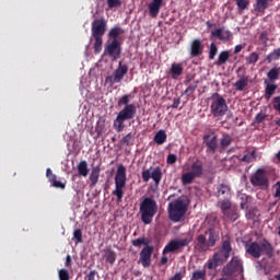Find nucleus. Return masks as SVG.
<instances>
[{
    "label": "nucleus",
    "instance_id": "obj_1",
    "mask_svg": "<svg viewBox=\"0 0 280 280\" xmlns=\"http://www.w3.org/2000/svg\"><path fill=\"white\" fill-rule=\"evenodd\" d=\"M131 95H124L118 100V106H125L117 115L114 120L113 127L116 132H122L126 126L125 121H129L130 119H135V115H137V106L135 104H130Z\"/></svg>",
    "mask_w": 280,
    "mask_h": 280
},
{
    "label": "nucleus",
    "instance_id": "obj_2",
    "mask_svg": "<svg viewBox=\"0 0 280 280\" xmlns=\"http://www.w3.org/2000/svg\"><path fill=\"white\" fill-rule=\"evenodd\" d=\"M191 242H194V236H188L186 238L171 240L162 250L160 265L166 266L167 261H170V258L167 257L170 253H180L185 247L189 246Z\"/></svg>",
    "mask_w": 280,
    "mask_h": 280
},
{
    "label": "nucleus",
    "instance_id": "obj_3",
    "mask_svg": "<svg viewBox=\"0 0 280 280\" xmlns=\"http://www.w3.org/2000/svg\"><path fill=\"white\" fill-rule=\"evenodd\" d=\"M245 250L247 255H250L254 259H259L264 253L269 259L275 257V247H272V244H270L268 240H262L260 244L252 242L245 246Z\"/></svg>",
    "mask_w": 280,
    "mask_h": 280
},
{
    "label": "nucleus",
    "instance_id": "obj_4",
    "mask_svg": "<svg viewBox=\"0 0 280 280\" xmlns=\"http://www.w3.org/2000/svg\"><path fill=\"white\" fill-rule=\"evenodd\" d=\"M220 240V234L215 229L210 228L208 229L205 234H199L197 236V248L199 253H207L209 248H213L215 244H218V241Z\"/></svg>",
    "mask_w": 280,
    "mask_h": 280
},
{
    "label": "nucleus",
    "instance_id": "obj_5",
    "mask_svg": "<svg viewBox=\"0 0 280 280\" xmlns=\"http://www.w3.org/2000/svg\"><path fill=\"white\" fill-rule=\"evenodd\" d=\"M158 211L159 205L154 198L144 197L140 202V215L143 224H152Z\"/></svg>",
    "mask_w": 280,
    "mask_h": 280
},
{
    "label": "nucleus",
    "instance_id": "obj_6",
    "mask_svg": "<svg viewBox=\"0 0 280 280\" xmlns=\"http://www.w3.org/2000/svg\"><path fill=\"white\" fill-rule=\"evenodd\" d=\"M210 113L213 117L220 118L224 117L229 113V105L226 100L220 93L214 92L210 98Z\"/></svg>",
    "mask_w": 280,
    "mask_h": 280
},
{
    "label": "nucleus",
    "instance_id": "obj_7",
    "mask_svg": "<svg viewBox=\"0 0 280 280\" xmlns=\"http://www.w3.org/2000/svg\"><path fill=\"white\" fill-rule=\"evenodd\" d=\"M115 189L112 191V196H116V202L124 200V189H126V183L128 178L126 176V166L119 164L115 175Z\"/></svg>",
    "mask_w": 280,
    "mask_h": 280
},
{
    "label": "nucleus",
    "instance_id": "obj_8",
    "mask_svg": "<svg viewBox=\"0 0 280 280\" xmlns=\"http://www.w3.org/2000/svg\"><path fill=\"white\" fill-rule=\"evenodd\" d=\"M244 273V262L240 256H233L231 260L223 267L222 275L228 280L233 279L234 277H240Z\"/></svg>",
    "mask_w": 280,
    "mask_h": 280
},
{
    "label": "nucleus",
    "instance_id": "obj_9",
    "mask_svg": "<svg viewBox=\"0 0 280 280\" xmlns=\"http://www.w3.org/2000/svg\"><path fill=\"white\" fill-rule=\"evenodd\" d=\"M189 170L182 175V185H191L196 178H202L205 176V164L200 160L192 162Z\"/></svg>",
    "mask_w": 280,
    "mask_h": 280
},
{
    "label": "nucleus",
    "instance_id": "obj_10",
    "mask_svg": "<svg viewBox=\"0 0 280 280\" xmlns=\"http://www.w3.org/2000/svg\"><path fill=\"white\" fill-rule=\"evenodd\" d=\"M187 213V203L182 199H176L168 203V218L172 222H180Z\"/></svg>",
    "mask_w": 280,
    "mask_h": 280
},
{
    "label": "nucleus",
    "instance_id": "obj_11",
    "mask_svg": "<svg viewBox=\"0 0 280 280\" xmlns=\"http://www.w3.org/2000/svg\"><path fill=\"white\" fill-rule=\"evenodd\" d=\"M229 257H231L229 254L219 249L213 254L212 258L208 259L203 265V268H208V270H215L219 266H224V264L229 261Z\"/></svg>",
    "mask_w": 280,
    "mask_h": 280
},
{
    "label": "nucleus",
    "instance_id": "obj_12",
    "mask_svg": "<svg viewBox=\"0 0 280 280\" xmlns=\"http://www.w3.org/2000/svg\"><path fill=\"white\" fill-rule=\"evenodd\" d=\"M203 145L206 147V153L215 154L218 152V135L213 131H210L203 136Z\"/></svg>",
    "mask_w": 280,
    "mask_h": 280
},
{
    "label": "nucleus",
    "instance_id": "obj_13",
    "mask_svg": "<svg viewBox=\"0 0 280 280\" xmlns=\"http://www.w3.org/2000/svg\"><path fill=\"white\" fill-rule=\"evenodd\" d=\"M105 56H108L112 60H119L121 58V43L119 39H113L105 46Z\"/></svg>",
    "mask_w": 280,
    "mask_h": 280
},
{
    "label": "nucleus",
    "instance_id": "obj_14",
    "mask_svg": "<svg viewBox=\"0 0 280 280\" xmlns=\"http://www.w3.org/2000/svg\"><path fill=\"white\" fill-rule=\"evenodd\" d=\"M250 183L253 187H260L261 189H268L270 183L264 168H258L255 174L250 176Z\"/></svg>",
    "mask_w": 280,
    "mask_h": 280
},
{
    "label": "nucleus",
    "instance_id": "obj_15",
    "mask_svg": "<svg viewBox=\"0 0 280 280\" xmlns=\"http://www.w3.org/2000/svg\"><path fill=\"white\" fill-rule=\"evenodd\" d=\"M106 30H108V22L106 19H94L91 23V32L93 37H104L106 34Z\"/></svg>",
    "mask_w": 280,
    "mask_h": 280
},
{
    "label": "nucleus",
    "instance_id": "obj_16",
    "mask_svg": "<svg viewBox=\"0 0 280 280\" xmlns=\"http://www.w3.org/2000/svg\"><path fill=\"white\" fill-rule=\"evenodd\" d=\"M150 178H152L155 185H161V180L163 179V171L160 166H156L153 171L152 167L142 171L143 183H149Z\"/></svg>",
    "mask_w": 280,
    "mask_h": 280
},
{
    "label": "nucleus",
    "instance_id": "obj_17",
    "mask_svg": "<svg viewBox=\"0 0 280 280\" xmlns=\"http://www.w3.org/2000/svg\"><path fill=\"white\" fill-rule=\"evenodd\" d=\"M152 253H154V246L147 245L140 252V264H142L143 268H150L152 264Z\"/></svg>",
    "mask_w": 280,
    "mask_h": 280
},
{
    "label": "nucleus",
    "instance_id": "obj_18",
    "mask_svg": "<svg viewBox=\"0 0 280 280\" xmlns=\"http://www.w3.org/2000/svg\"><path fill=\"white\" fill-rule=\"evenodd\" d=\"M205 51V45L201 39H194L190 43V58H198Z\"/></svg>",
    "mask_w": 280,
    "mask_h": 280
},
{
    "label": "nucleus",
    "instance_id": "obj_19",
    "mask_svg": "<svg viewBox=\"0 0 280 280\" xmlns=\"http://www.w3.org/2000/svg\"><path fill=\"white\" fill-rule=\"evenodd\" d=\"M113 74L116 82H121V80L128 75V65L124 63V61H119L118 67Z\"/></svg>",
    "mask_w": 280,
    "mask_h": 280
},
{
    "label": "nucleus",
    "instance_id": "obj_20",
    "mask_svg": "<svg viewBox=\"0 0 280 280\" xmlns=\"http://www.w3.org/2000/svg\"><path fill=\"white\" fill-rule=\"evenodd\" d=\"M215 189V196L219 198V200L231 198V186L226 184H219L217 185Z\"/></svg>",
    "mask_w": 280,
    "mask_h": 280
},
{
    "label": "nucleus",
    "instance_id": "obj_21",
    "mask_svg": "<svg viewBox=\"0 0 280 280\" xmlns=\"http://www.w3.org/2000/svg\"><path fill=\"white\" fill-rule=\"evenodd\" d=\"M149 8V14L152 19H156L159 16V12H161V8H163V0H152Z\"/></svg>",
    "mask_w": 280,
    "mask_h": 280
},
{
    "label": "nucleus",
    "instance_id": "obj_22",
    "mask_svg": "<svg viewBox=\"0 0 280 280\" xmlns=\"http://www.w3.org/2000/svg\"><path fill=\"white\" fill-rule=\"evenodd\" d=\"M270 3H272V0H256L254 3V10L259 14H266V10L270 8Z\"/></svg>",
    "mask_w": 280,
    "mask_h": 280
},
{
    "label": "nucleus",
    "instance_id": "obj_23",
    "mask_svg": "<svg viewBox=\"0 0 280 280\" xmlns=\"http://www.w3.org/2000/svg\"><path fill=\"white\" fill-rule=\"evenodd\" d=\"M279 86L275 82L265 80V100H270Z\"/></svg>",
    "mask_w": 280,
    "mask_h": 280
},
{
    "label": "nucleus",
    "instance_id": "obj_24",
    "mask_svg": "<svg viewBox=\"0 0 280 280\" xmlns=\"http://www.w3.org/2000/svg\"><path fill=\"white\" fill-rule=\"evenodd\" d=\"M211 36H213V38H218L219 40H231V36L233 35L230 31H224V28H217L211 32Z\"/></svg>",
    "mask_w": 280,
    "mask_h": 280
},
{
    "label": "nucleus",
    "instance_id": "obj_25",
    "mask_svg": "<svg viewBox=\"0 0 280 280\" xmlns=\"http://www.w3.org/2000/svg\"><path fill=\"white\" fill-rule=\"evenodd\" d=\"M219 250H221V253H225L231 256V253H233V246L231 245V236L230 235H225L222 238L221 248Z\"/></svg>",
    "mask_w": 280,
    "mask_h": 280
},
{
    "label": "nucleus",
    "instance_id": "obj_26",
    "mask_svg": "<svg viewBox=\"0 0 280 280\" xmlns=\"http://www.w3.org/2000/svg\"><path fill=\"white\" fill-rule=\"evenodd\" d=\"M104 259L106 264H109V266H115V261H117V253L113 250L110 247L104 249Z\"/></svg>",
    "mask_w": 280,
    "mask_h": 280
},
{
    "label": "nucleus",
    "instance_id": "obj_27",
    "mask_svg": "<svg viewBox=\"0 0 280 280\" xmlns=\"http://www.w3.org/2000/svg\"><path fill=\"white\" fill-rule=\"evenodd\" d=\"M100 172H102V168L97 166H92V171L90 174V182H91V187H95L97 183H100Z\"/></svg>",
    "mask_w": 280,
    "mask_h": 280
},
{
    "label": "nucleus",
    "instance_id": "obj_28",
    "mask_svg": "<svg viewBox=\"0 0 280 280\" xmlns=\"http://www.w3.org/2000/svg\"><path fill=\"white\" fill-rule=\"evenodd\" d=\"M183 63H172L171 69H170V73L173 78V80H176V78H180V75L183 74Z\"/></svg>",
    "mask_w": 280,
    "mask_h": 280
},
{
    "label": "nucleus",
    "instance_id": "obj_29",
    "mask_svg": "<svg viewBox=\"0 0 280 280\" xmlns=\"http://www.w3.org/2000/svg\"><path fill=\"white\" fill-rule=\"evenodd\" d=\"M231 60V51L223 50L220 52L218 60L214 62L217 67H222V65H226Z\"/></svg>",
    "mask_w": 280,
    "mask_h": 280
},
{
    "label": "nucleus",
    "instance_id": "obj_30",
    "mask_svg": "<svg viewBox=\"0 0 280 280\" xmlns=\"http://www.w3.org/2000/svg\"><path fill=\"white\" fill-rule=\"evenodd\" d=\"M218 207H220L221 212L223 214L226 213V211H230L231 209H233V203L231 202V198H225V199H219L218 201Z\"/></svg>",
    "mask_w": 280,
    "mask_h": 280
},
{
    "label": "nucleus",
    "instance_id": "obj_31",
    "mask_svg": "<svg viewBox=\"0 0 280 280\" xmlns=\"http://www.w3.org/2000/svg\"><path fill=\"white\" fill-rule=\"evenodd\" d=\"M240 218V213L237 212V209L231 208L223 214V219L228 222H235Z\"/></svg>",
    "mask_w": 280,
    "mask_h": 280
},
{
    "label": "nucleus",
    "instance_id": "obj_32",
    "mask_svg": "<svg viewBox=\"0 0 280 280\" xmlns=\"http://www.w3.org/2000/svg\"><path fill=\"white\" fill-rule=\"evenodd\" d=\"M153 141H155V143L158 145H163V143H165V141H167V133L165 132V130L163 129H160L154 138H153Z\"/></svg>",
    "mask_w": 280,
    "mask_h": 280
},
{
    "label": "nucleus",
    "instance_id": "obj_33",
    "mask_svg": "<svg viewBox=\"0 0 280 280\" xmlns=\"http://www.w3.org/2000/svg\"><path fill=\"white\" fill-rule=\"evenodd\" d=\"M233 143V137H231V135L229 133H223L222 138L220 139V147L222 150H226V148H229V145H231Z\"/></svg>",
    "mask_w": 280,
    "mask_h": 280
},
{
    "label": "nucleus",
    "instance_id": "obj_34",
    "mask_svg": "<svg viewBox=\"0 0 280 280\" xmlns=\"http://www.w3.org/2000/svg\"><path fill=\"white\" fill-rule=\"evenodd\" d=\"M78 173L79 176H83V178H86V176H89V163L86 161H81L78 164Z\"/></svg>",
    "mask_w": 280,
    "mask_h": 280
},
{
    "label": "nucleus",
    "instance_id": "obj_35",
    "mask_svg": "<svg viewBox=\"0 0 280 280\" xmlns=\"http://www.w3.org/2000/svg\"><path fill=\"white\" fill-rule=\"evenodd\" d=\"M280 69L279 68H271L267 73L268 82H277L279 80Z\"/></svg>",
    "mask_w": 280,
    "mask_h": 280
},
{
    "label": "nucleus",
    "instance_id": "obj_36",
    "mask_svg": "<svg viewBox=\"0 0 280 280\" xmlns=\"http://www.w3.org/2000/svg\"><path fill=\"white\" fill-rule=\"evenodd\" d=\"M236 91H244L248 86V77L244 75L234 84Z\"/></svg>",
    "mask_w": 280,
    "mask_h": 280
},
{
    "label": "nucleus",
    "instance_id": "obj_37",
    "mask_svg": "<svg viewBox=\"0 0 280 280\" xmlns=\"http://www.w3.org/2000/svg\"><path fill=\"white\" fill-rule=\"evenodd\" d=\"M132 246L136 248H141V246H150V241L145 237L136 238L131 242Z\"/></svg>",
    "mask_w": 280,
    "mask_h": 280
},
{
    "label": "nucleus",
    "instance_id": "obj_38",
    "mask_svg": "<svg viewBox=\"0 0 280 280\" xmlns=\"http://www.w3.org/2000/svg\"><path fill=\"white\" fill-rule=\"evenodd\" d=\"M190 280H207V270H195Z\"/></svg>",
    "mask_w": 280,
    "mask_h": 280
},
{
    "label": "nucleus",
    "instance_id": "obj_39",
    "mask_svg": "<svg viewBox=\"0 0 280 280\" xmlns=\"http://www.w3.org/2000/svg\"><path fill=\"white\" fill-rule=\"evenodd\" d=\"M50 184L52 185V187H56V189H65L67 187V184L58 180V177H56V175H51Z\"/></svg>",
    "mask_w": 280,
    "mask_h": 280
},
{
    "label": "nucleus",
    "instance_id": "obj_40",
    "mask_svg": "<svg viewBox=\"0 0 280 280\" xmlns=\"http://www.w3.org/2000/svg\"><path fill=\"white\" fill-rule=\"evenodd\" d=\"M94 38V54H100L102 51V45H104V37H93Z\"/></svg>",
    "mask_w": 280,
    "mask_h": 280
},
{
    "label": "nucleus",
    "instance_id": "obj_41",
    "mask_svg": "<svg viewBox=\"0 0 280 280\" xmlns=\"http://www.w3.org/2000/svg\"><path fill=\"white\" fill-rule=\"evenodd\" d=\"M280 59V47L275 49L273 51H271L268 56H267V61L268 62H272L275 60H279Z\"/></svg>",
    "mask_w": 280,
    "mask_h": 280
},
{
    "label": "nucleus",
    "instance_id": "obj_42",
    "mask_svg": "<svg viewBox=\"0 0 280 280\" xmlns=\"http://www.w3.org/2000/svg\"><path fill=\"white\" fill-rule=\"evenodd\" d=\"M121 34H124V30H121L120 27H114L109 31V37L114 38V40H117V38H119Z\"/></svg>",
    "mask_w": 280,
    "mask_h": 280
},
{
    "label": "nucleus",
    "instance_id": "obj_43",
    "mask_svg": "<svg viewBox=\"0 0 280 280\" xmlns=\"http://www.w3.org/2000/svg\"><path fill=\"white\" fill-rule=\"evenodd\" d=\"M187 275V269L185 267L180 268L170 280H183Z\"/></svg>",
    "mask_w": 280,
    "mask_h": 280
},
{
    "label": "nucleus",
    "instance_id": "obj_44",
    "mask_svg": "<svg viewBox=\"0 0 280 280\" xmlns=\"http://www.w3.org/2000/svg\"><path fill=\"white\" fill-rule=\"evenodd\" d=\"M259 60V54L250 52L248 57H246L247 65H256Z\"/></svg>",
    "mask_w": 280,
    "mask_h": 280
},
{
    "label": "nucleus",
    "instance_id": "obj_45",
    "mask_svg": "<svg viewBox=\"0 0 280 280\" xmlns=\"http://www.w3.org/2000/svg\"><path fill=\"white\" fill-rule=\"evenodd\" d=\"M59 280H71V276L69 275V270L60 269L58 271Z\"/></svg>",
    "mask_w": 280,
    "mask_h": 280
},
{
    "label": "nucleus",
    "instance_id": "obj_46",
    "mask_svg": "<svg viewBox=\"0 0 280 280\" xmlns=\"http://www.w3.org/2000/svg\"><path fill=\"white\" fill-rule=\"evenodd\" d=\"M235 2L238 10H241L242 12H244V10H246L249 5L248 0H235Z\"/></svg>",
    "mask_w": 280,
    "mask_h": 280
},
{
    "label": "nucleus",
    "instance_id": "obj_47",
    "mask_svg": "<svg viewBox=\"0 0 280 280\" xmlns=\"http://www.w3.org/2000/svg\"><path fill=\"white\" fill-rule=\"evenodd\" d=\"M218 56V46L214 43L210 45L209 60H213Z\"/></svg>",
    "mask_w": 280,
    "mask_h": 280
},
{
    "label": "nucleus",
    "instance_id": "obj_48",
    "mask_svg": "<svg viewBox=\"0 0 280 280\" xmlns=\"http://www.w3.org/2000/svg\"><path fill=\"white\" fill-rule=\"evenodd\" d=\"M73 240L77 241V244H82L83 240H82V230L81 229L74 230Z\"/></svg>",
    "mask_w": 280,
    "mask_h": 280
},
{
    "label": "nucleus",
    "instance_id": "obj_49",
    "mask_svg": "<svg viewBox=\"0 0 280 280\" xmlns=\"http://www.w3.org/2000/svg\"><path fill=\"white\" fill-rule=\"evenodd\" d=\"M272 107L280 113V95L275 96L271 101Z\"/></svg>",
    "mask_w": 280,
    "mask_h": 280
},
{
    "label": "nucleus",
    "instance_id": "obj_50",
    "mask_svg": "<svg viewBox=\"0 0 280 280\" xmlns=\"http://www.w3.org/2000/svg\"><path fill=\"white\" fill-rule=\"evenodd\" d=\"M196 89H198L197 84H191L189 85L186 90H185V95H187V97H189L190 95H194V92L196 91Z\"/></svg>",
    "mask_w": 280,
    "mask_h": 280
},
{
    "label": "nucleus",
    "instance_id": "obj_51",
    "mask_svg": "<svg viewBox=\"0 0 280 280\" xmlns=\"http://www.w3.org/2000/svg\"><path fill=\"white\" fill-rule=\"evenodd\" d=\"M178 161V156H176V154H168L166 158V163L167 165H174V163H176Z\"/></svg>",
    "mask_w": 280,
    "mask_h": 280
},
{
    "label": "nucleus",
    "instance_id": "obj_52",
    "mask_svg": "<svg viewBox=\"0 0 280 280\" xmlns=\"http://www.w3.org/2000/svg\"><path fill=\"white\" fill-rule=\"evenodd\" d=\"M253 159H255V154H254V153H247V154H245V155L241 159V161H242L243 163H250V161H253Z\"/></svg>",
    "mask_w": 280,
    "mask_h": 280
},
{
    "label": "nucleus",
    "instance_id": "obj_53",
    "mask_svg": "<svg viewBox=\"0 0 280 280\" xmlns=\"http://www.w3.org/2000/svg\"><path fill=\"white\" fill-rule=\"evenodd\" d=\"M273 189H276L273 194V198H277V200H280V182H277L275 184Z\"/></svg>",
    "mask_w": 280,
    "mask_h": 280
},
{
    "label": "nucleus",
    "instance_id": "obj_54",
    "mask_svg": "<svg viewBox=\"0 0 280 280\" xmlns=\"http://www.w3.org/2000/svg\"><path fill=\"white\" fill-rule=\"evenodd\" d=\"M109 8H119L121 5V0H107Z\"/></svg>",
    "mask_w": 280,
    "mask_h": 280
},
{
    "label": "nucleus",
    "instance_id": "obj_55",
    "mask_svg": "<svg viewBox=\"0 0 280 280\" xmlns=\"http://www.w3.org/2000/svg\"><path fill=\"white\" fill-rule=\"evenodd\" d=\"M105 82L106 84H110V86H113V84H119L118 81H115V74L106 77Z\"/></svg>",
    "mask_w": 280,
    "mask_h": 280
},
{
    "label": "nucleus",
    "instance_id": "obj_56",
    "mask_svg": "<svg viewBox=\"0 0 280 280\" xmlns=\"http://www.w3.org/2000/svg\"><path fill=\"white\" fill-rule=\"evenodd\" d=\"M130 141H132V133H128L121 139L124 145H130Z\"/></svg>",
    "mask_w": 280,
    "mask_h": 280
},
{
    "label": "nucleus",
    "instance_id": "obj_57",
    "mask_svg": "<svg viewBox=\"0 0 280 280\" xmlns=\"http://www.w3.org/2000/svg\"><path fill=\"white\" fill-rule=\"evenodd\" d=\"M266 120V114H257L256 117H255V121L256 124H261Z\"/></svg>",
    "mask_w": 280,
    "mask_h": 280
},
{
    "label": "nucleus",
    "instance_id": "obj_58",
    "mask_svg": "<svg viewBox=\"0 0 280 280\" xmlns=\"http://www.w3.org/2000/svg\"><path fill=\"white\" fill-rule=\"evenodd\" d=\"M259 40L261 42L262 45H266V43H268V33L262 32L259 36Z\"/></svg>",
    "mask_w": 280,
    "mask_h": 280
},
{
    "label": "nucleus",
    "instance_id": "obj_59",
    "mask_svg": "<svg viewBox=\"0 0 280 280\" xmlns=\"http://www.w3.org/2000/svg\"><path fill=\"white\" fill-rule=\"evenodd\" d=\"M95 275H97L96 270L90 271V273L85 277V280H95Z\"/></svg>",
    "mask_w": 280,
    "mask_h": 280
},
{
    "label": "nucleus",
    "instance_id": "obj_60",
    "mask_svg": "<svg viewBox=\"0 0 280 280\" xmlns=\"http://www.w3.org/2000/svg\"><path fill=\"white\" fill-rule=\"evenodd\" d=\"M180 106V98H174L171 108H178Z\"/></svg>",
    "mask_w": 280,
    "mask_h": 280
},
{
    "label": "nucleus",
    "instance_id": "obj_61",
    "mask_svg": "<svg viewBox=\"0 0 280 280\" xmlns=\"http://www.w3.org/2000/svg\"><path fill=\"white\" fill-rule=\"evenodd\" d=\"M72 264H73V260L71 259V255H68L66 258V267L71 268Z\"/></svg>",
    "mask_w": 280,
    "mask_h": 280
},
{
    "label": "nucleus",
    "instance_id": "obj_62",
    "mask_svg": "<svg viewBox=\"0 0 280 280\" xmlns=\"http://www.w3.org/2000/svg\"><path fill=\"white\" fill-rule=\"evenodd\" d=\"M46 176L49 179V183H51V176H56V174H54V172L51 171V168H47L46 170Z\"/></svg>",
    "mask_w": 280,
    "mask_h": 280
},
{
    "label": "nucleus",
    "instance_id": "obj_63",
    "mask_svg": "<svg viewBox=\"0 0 280 280\" xmlns=\"http://www.w3.org/2000/svg\"><path fill=\"white\" fill-rule=\"evenodd\" d=\"M242 49H244V45H242V44L236 45L234 48V54H240V51H242Z\"/></svg>",
    "mask_w": 280,
    "mask_h": 280
},
{
    "label": "nucleus",
    "instance_id": "obj_64",
    "mask_svg": "<svg viewBox=\"0 0 280 280\" xmlns=\"http://www.w3.org/2000/svg\"><path fill=\"white\" fill-rule=\"evenodd\" d=\"M241 209H248V203L246 201L241 202Z\"/></svg>",
    "mask_w": 280,
    "mask_h": 280
}]
</instances>
